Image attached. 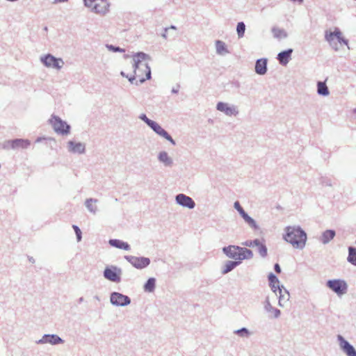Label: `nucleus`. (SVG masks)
I'll return each instance as SVG.
<instances>
[{"instance_id":"obj_1","label":"nucleus","mask_w":356,"mask_h":356,"mask_svg":"<svg viewBox=\"0 0 356 356\" xmlns=\"http://www.w3.org/2000/svg\"><path fill=\"white\" fill-rule=\"evenodd\" d=\"M133 68L135 78L138 77L140 83L151 79V69L147 60H150L148 54L138 52L133 55Z\"/></svg>"},{"instance_id":"obj_2","label":"nucleus","mask_w":356,"mask_h":356,"mask_svg":"<svg viewBox=\"0 0 356 356\" xmlns=\"http://www.w3.org/2000/svg\"><path fill=\"white\" fill-rule=\"evenodd\" d=\"M284 239L297 249H302L307 241L305 232L299 226H288L284 229Z\"/></svg>"},{"instance_id":"obj_3","label":"nucleus","mask_w":356,"mask_h":356,"mask_svg":"<svg viewBox=\"0 0 356 356\" xmlns=\"http://www.w3.org/2000/svg\"><path fill=\"white\" fill-rule=\"evenodd\" d=\"M325 38L335 51L343 49L344 46L347 47L348 50L350 49L348 40L343 37L341 31L338 28H335L334 31H326Z\"/></svg>"},{"instance_id":"obj_4","label":"nucleus","mask_w":356,"mask_h":356,"mask_svg":"<svg viewBox=\"0 0 356 356\" xmlns=\"http://www.w3.org/2000/svg\"><path fill=\"white\" fill-rule=\"evenodd\" d=\"M222 252L227 257L237 261H241L243 259H250L253 257V252L252 250L246 248H241L237 245H228L227 247H224L222 248Z\"/></svg>"},{"instance_id":"obj_5","label":"nucleus","mask_w":356,"mask_h":356,"mask_svg":"<svg viewBox=\"0 0 356 356\" xmlns=\"http://www.w3.org/2000/svg\"><path fill=\"white\" fill-rule=\"evenodd\" d=\"M49 123L51 124L54 131L58 134L65 136L70 134V125L60 118L55 115H52L49 119Z\"/></svg>"},{"instance_id":"obj_6","label":"nucleus","mask_w":356,"mask_h":356,"mask_svg":"<svg viewBox=\"0 0 356 356\" xmlns=\"http://www.w3.org/2000/svg\"><path fill=\"white\" fill-rule=\"evenodd\" d=\"M326 286L339 296L346 293L348 290L346 282L340 279L329 280L326 283Z\"/></svg>"},{"instance_id":"obj_7","label":"nucleus","mask_w":356,"mask_h":356,"mask_svg":"<svg viewBox=\"0 0 356 356\" xmlns=\"http://www.w3.org/2000/svg\"><path fill=\"white\" fill-rule=\"evenodd\" d=\"M122 273V270L120 268L116 266H110L105 268L103 275L105 279L115 283H119L121 282Z\"/></svg>"},{"instance_id":"obj_8","label":"nucleus","mask_w":356,"mask_h":356,"mask_svg":"<svg viewBox=\"0 0 356 356\" xmlns=\"http://www.w3.org/2000/svg\"><path fill=\"white\" fill-rule=\"evenodd\" d=\"M40 61L45 67L56 70L61 69L64 65L62 58H57L50 54L41 56Z\"/></svg>"},{"instance_id":"obj_9","label":"nucleus","mask_w":356,"mask_h":356,"mask_svg":"<svg viewBox=\"0 0 356 356\" xmlns=\"http://www.w3.org/2000/svg\"><path fill=\"white\" fill-rule=\"evenodd\" d=\"M124 259L137 269H143L150 264L148 257L127 255Z\"/></svg>"},{"instance_id":"obj_10","label":"nucleus","mask_w":356,"mask_h":356,"mask_svg":"<svg viewBox=\"0 0 356 356\" xmlns=\"http://www.w3.org/2000/svg\"><path fill=\"white\" fill-rule=\"evenodd\" d=\"M111 303L116 307H126L131 303L129 296L119 292H112L110 295Z\"/></svg>"},{"instance_id":"obj_11","label":"nucleus","mask_w":356,"mask_h":356,"mask_svg":"<svg viewBox=\"0 0 356 356\" xmlns=\"http://www.w3.org/2000/svg\"><path fill=\"white\" fill-rule=\"evenodd\" d=\"M216 109L227 116H236L239 113L236 106L222 102L217 103Z\"/></svg>"},{"instance_id":"obj_12","label":"nucleus","mask_w":356,"mask_h":356,"mask_svg":"<svg viewBox=\"0 0 356 356\" xmlns=\"http://www.w3.org/2000/svg\"><path fill=\"white\" fill-rule=\"evenodd\" d=\"M64 343V340L60 338L58 335L55 334H44L41 339L36 341L37 344H51L52 346H56L58 344H62Z\"/></svg>"},{"instance_id":"obj_13","label":"nucleus","mask_w":356,"mask_h":356,"mask_svg":"<svg viewBox=\"0 0 356 356\" xmlns=\"http://www.w3.org/2000/svg\"><path fill=\"white\" fill-rule=\"evenodd\" d=\"M337 341L341 350L347 356H356V350L344 337L340 334L337 335Z\"/></svg>"},{"instance_id":"obj_14","label":"nucleus","mask_w":356,"mask_h":356,"mask_svg":"<svg viewBox=\"0 0 356 356\" xmlns=\"http://www.w3.org/2000/svg\"><path fill=\"white\" fill-rule=\"evenodd\" d=\"M175 201L179 205L189 209H193L195 207L194 200L191 197L183 193L177 195L175 196Z\"/></svg>"},{"instance_id":"obj_15","label":"nucleus","mask_w":356,"mask_h":356,"mask_svg":"<svg viewBox=\"0 0 356 356\" xmlns=\"http://www.w3.org/2000/svg\"><path fill=\"white\" fill-rule=\"evenodd\" d=\"M149 127L158 135L165 138L168 140L172 145H175L176 143L175 140L171 137V136L164 129H163L157 122L154 121Z\"/></svg>"},{"instance_id":"obj_16","label":"nucleus","mask_w":356,"mask_h":356,"mask_svg":"<svg viewBox=\"0 0 356 356\" xmlns=\"http://www.w3.org/2000/svg\"><path fill=\"white\" fill-rule=\"evenodd\" d=\"M264 309L268 314L269 318H278L281 315V311L272 306L269 297L267 296L263 302Z\"/></svg>"},{"instance_id":"obj_17","label":"nucleus","mask_w":356,"mask_h":356,"mask_svg":"<svg viewBox=\"0 0 356 356\" xmlns=\"http://www.w3.org/2000/svg\"><path fill=\"white\" fill-rule=\"evenodd\" d=\"M110 4L107 0H97L96 3L90 7L92 11L100 15H105L109 8Z\"/></svg>"},{"instance_id":"obj_18","label":"nucleus","mask_w":356,"mask_h":356,"mask_svg":"<svg viewBox=\"0 0 356 356\" xmlns=\"http://www.w3.org/2000/svg\"><path fill=\"white\" fill-rule=\"evenodd\" d=\"M67 149L71 153L82 154L86 152V145L83 143L70 140L67 143Z\"/></svg>"},{"instance_id":"obj_19","label":"nucleus","mask_w":356,"mask_h":356,"mask_svg":"<svg viewBox=\"0 0 356 356\" xmlns=\"http://www.w3.org/2000/svg\"><path fill=\"white\" fill-rule=\"evenodd\" d=\"M157 159L165 168H172L174 165L173 159L165 151L159 152Z\"/></svg>"},{"instance_id":"obj_20","label":"nucleus","mask_w":356,"mask_h":356,"mask_svg":"<svg viewBox=\"0 0 356 356\" xmlns=\"http://www.w3.org/2000/svg\"><path fill=\"white\" fill-rule=\"evenodd\" d=\"M293 51V49H288L280 52L277 56V59L279 61V63L283 66H286L291 59Z\"/></svg>"},{"instance_id":"obj_21","label":"nucleus","mask_w":356,"mask_h":356,"mask_svg":"<svg viewBox=\"0 0 356 356\" xmlns=\"http://www.w3.org/2000/svg\"><path fill=\"white\" fill-rule=\"evenodd\" d=\"M99 202L97 199L95 198H87L85 200L84 205L87 210L92 215H96L99 209L97 204Z\"/></svg>"},{"instance_id":"obj_22","label":"nucleus","mask_w":356,"mask_h":356,"mask_svg":"<svg viewBox=\"0 0 356 356\" xmlns=\"http://www.w3.org/2000/svg\"><path fill=\"white\" fill-rule=\"evenodd\" d=\"M267 63L266 58L257 60L254 67L255 72L259 75H264L267 72Z\"/></svg>"},{"instance_id":"obj_23","label":"nucleus","mask_w":356,"mask_h":356,"mask_svg":"<svg viewBox=\"0 0 356 356\" xmlns=\"http://www.w3.org/2000/svg\"><path fill=\"white\" fill-rule=\"evenodd\" d=\"M279 301L278 305L280 307H284V303L289 300L290 294L289 291L282 286V289H279Z\"/></svg>"},{"instance_id":"obj_24","label":"nucleus","mask_w":356,"mask_h":356,"mask_svg":"<svg viewBox=\"0 0 356 356\" xmlns=\"http://www.w3.org/2000/svg\"><path fill=\"white\" fill-rule=\"evenodd\" d=\"M216 54L225 56L229 53L226 44L222 40H216L215 42Z\"/></svg>"},{"instance_id":"obj_25","label":"nucleus","mask_w":356,"mask_h":356,"mask_svg":"<svg viewBox=\"0 0 356 356\" xmlns=\"http://www.w3.org/2000/svg\"><path fill=\"white\" fill-rule=\"evenodd\" d=\"M108 243L111 246L119 249L129 250L131 248L130 245L127 242H124L119 239H110Z\"/></svg>"},{"instance_id":"obj_26","label":"nucleus","mask_w":356,"mask_h":356,"mask_svg":"<svg viewBox=\"0 0 356 356\" xmlns=\"http://www.w3.org/2000/svg\"><path fill=\"white\" fill-rule=\"evenodd\" d=\"M336 233L334 230L332 229H327L325 230L322 233L321 237V241L323 244L325 245L327 244L331 240L334 238L335 236Z\"/></svg>"},{"instance_id":"obj_27","label":"nucleus","mask_w":356,"mask_h":356,"mask_svg":"<svg viewBox=\"0 0 356 356\" xmlns=\"http://www.w3.org/2000/svg\"><path fill=\"white\" fill-rule=\"evenodd\" d=\"M13 143H14L13 149L17 148L27 149L31 145V141L28 139L17 138L13 140Z\"/></svg>"},{"instance_id":"obj_28","label":"nucleus","mask_w":356,"mask_h":356,"mask_svg":"<svg viewBox=\"0 0 356 356\" xmlns=\"http://www.w3.org/2000/svg\"><path fill=\"white\" fill-rule=\"evenodd\" d=\"M241 216L244 220L245 222L252 229L255 230L259 229V225L256 222V221L250 217L245 211L243 212Z\"/></svg>"},{"instance_id":"obj_29","label":"nucleus","mask_w":356,"mask_h":356,"mask_svg":"<svg viewBox=\"0 0 356 356\" xmlns=\"http://www.w3.org/2000/svg\"><path fill=\"white\" fill-rule=\"evenodd\" d=\"M241 261H227L225 264L224 268L222 270L223 275L227 274L232 271L234 268L238 266Z\"/></svg>"},{"instance_id":"obj_30","label":"nucleus","mask_w":356,"mask_h":356,"mask_svg":"<svg viewBox=\"0 0 356 356\" xmlns=\"http://www.w3.org/2000/svg\"><path fill=\"white\" fill-rule=\"evenodd\" d=\"M156 287V279L154 277L149 278L144 284L143 289L145 292L152 293Z\"/></svg>"},{"instance_id":"obj_31","label":"nucleus","mask_w":356,"mask_h":356,"mask_svg":"<svg viewBox=\"0 0 356 356\" xmlns=\"http://www.w3.org/2000/svg\"><path fill=\"white\" fill-rule=\"evenodd\" d=\"M317 92L319 95L327 96L330 94L329 89L325 82L317 83Z\"/></svg>"},{"instance_id":"obj_32","label":"nucleus","mask_w":356,"mask_h":356,"mask_svg":"<svg viewBox=\"0 0 356 356\" xmlns=\"http://www.w3.org/2000/svg\"><path fill=\"white\" fill-rule=\"evenodd\" d=\"M271 31L273 36L277 39H283L287 37V33L284 29L278 27H273Z\"/></svg>"},{"instance_id":"obj_33","label":"nucleus","mask_w":356,"mask_h":356,"mask_svg":"<svg viewBox=\"0 0 356 356\" xmlns=\"http://www.w3.org/2000/svg\"><path fill=\"white\" fill-rule=\"evenodd\" d=\"M348 261L353 265L356 266V248L353 247L348 248Z\"/></svg>"},{"instance_id":"obj_34","label":"nucleus","mask_w":356,"mask_h":356,"mask_svg":"<svg viewBox=\"0 0 356 356\" xmlns=\"http://www.w3.org/2000/svg\"><path fill=\"white\" fill-rule=\"evenodd\" d=\"M234 333L243 338H248L252 334L251 332L246 327L236 330Z\"/></svg>"},{"instance_id":"obj_35","label":"nucleus","mask_w":356,"mask_h":356,"mask_svg":"<svg viewBox=\"0 0 356 356\" xmlns=\"http://www.w3.org/2000/svg\"><path fill=\"white\" fill-rule=\"evenodd\" d=\"M245 31V25L244 22H240L237 24L236 26V32L239 38H243L244 36Z\"/></svg>"},{"instance_id":"obj_36","label":"nucleus","mask_w":356,"mask_h":356,"mask_svg":"<svg viewBox=\"0 0 356 356\" xmlns=\"http://www.w3.org/2000/svg\"><path fill=\"white\" fill-rule=\"evenodd\" d=\"M256 247H257L258 252L262 257H266L267 256V248L266 245L259 241V245H257Z\"/></svg>"},{"instance_id":"obj_37","label":"nucleus","mask_w":356,"mask_h":356,"mask_svg":"<svg viewBox=\"0 0 356 356\" xmlns=\"http://www.w3.org/2000/svg\"><path fill=\"white\" fill-rule=\"evenodd\" d=\"M259 239L248 240L243 243L242 245L246 247H254L259 245Z\"/></svg>"},{"instance_id":"obj_38","label":"nucleus","mask_w":356,"mask_h":356,"mask_svg":"<svg viewBox=\"0 0 356 356\" xmlns=\"http://www.w3.org/2000/svg\"><path fill=\"white\" fill-rule=\"evenodd\" d=\"M13 143V140H5L2 143V148L4 149H13L14 143Z\"/></svg>"},{"instance_id":"obj_39","label":"nucleus","mask_w":356,"mask_h":356,"mask_svg":"<svg viewBox=\"0 0 356 356\" xmlns=\"http://www.w3.org/2000/svg\"><path fill=\"white\" fill-rule=\"evenodd\" d=\"M106 47L111 51L113 52H124L125 50L124 49L120 48V47H115L112 44H106Z\"/></svg>"},{"instance_id":"obj_40","label":"nucleus","mask_w":356,"mask_h":356,"mask_svg":"<svg viewBox=\"0 0 356 356\" xmlns=\"http://www.w3.org/2000/svg\"><path fill=\"white\" fill-rule=\"evenodd\" d=\"M268 281H269L270 285H271L272 284H280V281H279L278 278L273 273H270L268 275Z\"/></svg>"},{"instance_id":"obj_41","label":"nucleus","mask_w":356,"mask_h":356,"mask_svg":"<svg viewBox=\"0 0 356 356\" xmlns=\"http://www.w3.org/2000/svg\"><path fill=\"white\" fill-rule=\"evenodd\" d=\"M72 228L74 229V230L75 232L77 241L80 242L82 238V233H81V229H79V227L77 225H72Z\"/></svg>"},{"instance_id":"obj_42","label":"nucleus","mask_w":356,"mask_h":356,"mask_svg":"<svg viewBox=\"0 0 356 356\" xmlns=\"http://www.w3.org/2000/svg\"><path fill=\"white\" fill-rule=\"evenodd\" d=\"M138 118L140 120L146 123L148 127H149L154 122L153 120L149 119L145 113H141Z\"/></svg>"},{"instance_id":"obj_43","label":"nucleus","mask_w":356,"mask_h":356,"mask_svg":"<svg viewBox=\"0 0 356 356\" xmlns=\"http://www.w3.org/2000/svg\"><path fill=\"white\" fill-rule=\"evenodd\" d=\"M234 209L238 212V213L240 215H241L243 213V212H245L244 209H243V207L241 206L240 203L238 201H236L234 203Z\"/></svg>"},{"instance_id":"obj_44","label":"nucleus","mask_w":356,"mask_h":356,"mask_svg":"<svg viewBox=\"0 0 356 356\" xmlns=\"http://www.w3.org/2000/svg\"><path fill=\"white\" fill-rule=\"evenodd\" d=\"M271 290L275 293L276 296H277V292L279 291V289H281L282 287H280L279 284H272L270 285Z\"/></svg>"},{"instance_id":"obj_45","label":"nucleus","mask_w":356,"mask_h":356,"mask_svg":"<svg viewBox=\"0 0 356 356\" xmlns=\"http://www.w3.org/2000/svg\"><path fill=\"white\" fill-rule=\"evenodd\" d=\"M120 74L123 76V77H126L129 79V82L131 83H134V81L135 80V76H129L128 75H127L124 72H121Z\"/></svg>"},{"instance_id":"obj_46","label":"nucleus","mask_w":356,"mask_h":356,"mask_svg":"<svg viewBox=\"0 0 356 356\" xmlns=\"http://www.w3.org/2000/svg\"><path fill=\"white\" fill-rule=\"evenodd\" d=\"M274 270L276 273H281V268L278 264H275L274 266Z\"/></svg>"},{"instance_id":"obj_47","label":"nucleus","mask_w":356,"mask_h":356,"mask_svg":"<svg viewBox=\"0 0 356 356\" xmlns=\"http://www.w3.org/2000/svg\"><path fill=\"white\" fill-rule=\"evenodd\" d=\"M170 29L176 30L177 27L175 26H174V25H171L170 27L165 28L164 31H165V32H168V31L170 30Z\"/></svg>"},{"instance_id":"obj_48","label":"nucleus","mask_w":356,"mask_h":356,"mask_svg":"<svg viewBox=\"0 0 356 356\" xmlns=\"http://www.w3.org/2000/svg\"><path fill=\"white\" fill-rule=\"evenodd\" d=\"M179 86L178 85L177 88H173L172 89V92L174 94H177L179 92Z\"/></svg>"},{"instance_id":"obj_49","label":"nucleus","mask_w":356,"mask_h":356,"mask_svg":"<svg viewBox=\"0 0 356 356\" xmlns=\"http://www.w3.org/2000/svg\"><path fill=\"white\" fill-rule=\"evenodd\" d=\"M44 139H45L44 138L38 137V138L35 140V143H40L42 140H44Z\"/></svg>"},{"instance_id":"obj_50","label":"nucleus","mask_w":356,"mask_h":356,"mask_svg":"<svg viewBox=\"0 0 356 356\" xmlns=\"http://www.w3.org/2000/svg\"><path fill=\"white\" fill-rule=\"evenodd\" d=\"M65 1H67V0H54V3H58L65 2Z\"/></svg>"},{"instance_id":"obj_51","label":"nucleus","mask_w":356,"mask_h":356,"mask_svg":"<svg viewBox=\"0 0 356 356\" xmlns=\"http://www.w3.org/2000/svg\"><path fill=\"white\" fill-rule=\"evenodd\" d=\"M163 38L166 39L167 38V32H165L162 34L161 35Z\"/></svg>"},{"instance_id":"obj_52","label":"nucleus","mask_w":356,"mask_h":356,"mask_svg":"<svg viewBox=\"0 0 356 356\" xmlns=\"http://www.w3.org/2000/svg\"><path fill=\"white\" fill-rule=\"evenodd\" d=\"M83 297H81L79 299V302H82L83 301Z\"/></svg>"},{"instance_id":"obj_53","label":"nucleus","mask_w":356,"mask_h":356,"mask_svg":"<svg viewBox=\"0 0 356 356\" xmlns=\"http://www.w3.org/2000/svg\"><path fill=\"white\" fill-rule=\"evenodd\" d=\"M95 298L96 300H99V297H98L97 296H95Z\"/></svg>"},{"instance_id":"obj_54","label":"nucleus","mask_w":356,"mask_h":356,"mask_svg":"<svg viewBox=\"0 0 356 356\" xmlns=\"http://www.w3.org/2000/svg\"><path fill=\"white\" fill-rule=\"evenodd\" d=\"M353 113L356 114V108L353 110Z\"/></svg>"},{"instance_id":"obj_55","label":"nucleus","mask_w":356,"mask_h":356,"mask_svg":"<svg viewBox=\"0 0 356 356\" xmlns=\"http://www.w3.org/2000/svg\"><path fill=\"white\" fill-rule=\"evenodd\" d=\"M355 243H356V241H355Z\"/></svg>"}]
</instances>
